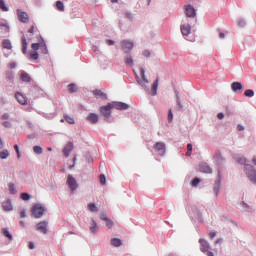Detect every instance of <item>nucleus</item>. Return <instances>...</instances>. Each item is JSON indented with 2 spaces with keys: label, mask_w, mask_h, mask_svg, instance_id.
<instances>
[{
  "label": "nucleus",
  "mask_w": 256,
  "mask_h": 256,
  "mask_svg": "<svg viewBox=\"0 0 256 256\" xmlns=\"http://www.w3.org/2000/svg\"><path fill=\"white\" fill-rule=\"evenodd\" d=\"M245 171L248 179L253 183V185H256V170L251 166L250 164L245 165Z\"/></svg>",
  "instance_id": "obj_1"
},
{
  "label": "nucleus",
  "mask_w": 256,
  "mask_h": 256,
  "mask_svg": "<svg viewBox=\"0 0 256 256\" xmlns=\"http://www.w3.org/2000/svg\"><path fill=\"white\" fill-rule=\"evenodd\" d=\"M45 213V207L41 204H35L32 208V215L35 219H41Z\"/></svg>",
  "instance_id": "obj_2"
},
{
  "label": "nucleus",
  "mask_w": 256,
  "mask_h": 256,
  "mask_svg": "<svg viewBox=\"0 0 256 256\" xmlns=\"http://www.w3.org/2000/svg\"><path fill=\"white\" fill-rule=\"evenodd\" d=\"M66 185H68L71 193H75L77 189H79V184L77 183V179L73 177V175L69 174L67 177Z\"/></svg>",
  "instance_id": "obj_3"
},
{
  "label": "nucleus",
  "mask_w": 256,
  "mask_h": 256,
  "mask_svg": "<svg viewBox=\"0 0 256 256\" xmlns=\"http://www.w3.org/2000/svg\"><path fill=\"white\" fill-rule=\"evenodd\" d=\"M111 109H113L111 103H108L106 106L100 107V112L103 115L105 121H107V123L111 121Z\"/></svg>",
  "instance_id": "obj_4"
},
{
  "label": "nucleus",
  "mask_w": 256,
  "mask_h": 256,
  "mask_svg": "<svg viewBox=\"0 0 256 256\" xmlns=\"http://www.w3.org/2000/svg\"><path fill=\"white\" fill-rule=\"evenodd\" d=\"M154 149H155L156 153H158V155H161V157H163V155H165V153L167 151V146L163 142H157L154 145Z\"/></svg>",
  "instance_id": "obj_5"
},
{
  "label": "nucleus",
  "mask_w": 256,
  "mask_h": 256,
  "mask_svg": "<svg viewBox=\"0 0 256 256\" xmlns=\"http://www.w3.org/2000/svg\"><path fill=\"white\" fill-rule=\"evenodd\" d=\"M140 75H141V81H142V85L141 86L142 89H144V91H149V79H147V76L145 75V68H140Z\"/></svg>",
  "instance_id": "obj_6"
},
{
  "label": "nucleus",
  "mask_w": 256,
  "mask_h": 256,
  "mask_svg": "<svg viewBox=\"0 0 256 256\" xmlns=\"http://www.w3.org/2000/svg\"><path fill=\"white\" fill-rule=\"evenodd\" d=\"M133 47H134L133 42L129 40H123L121 42V49L122 51H124V53H130L131 51H133Z\"/></svg>",
  "instance_id": "obj_7"
},
{
  "label": "nucleus",
  "mask_w": 256,
  "mask_h": 256,
  "mask_svg": "<svg viewBox=\"0 0 256 256\" xmlns=\"http://www.w3.org/2000/svg\"><path fill=\"white\" fill-rule=\"evenodd\" d=\"M213 191L217 197L219 195V191H221V170L218 169V176L217 179L214 182Z\"/></svg>",
  "instance_id": "obj_8"
},
{
  "label": "nucleus",
  "mask_w": 256,
  "mask_h": 256,
  "mask_svg": "<svg viewBox=\"0 0 256 256\" xmlns=\"http://www.w3.org/2000/svg\"><path fill=\"white\" fill-rule=\"evenodd\" d=\"M110 105L112 109H118L119 111H127L129 109V104L123 102H111Z\"/></svg>",
  "instance_id": "obj_9"
},
{
  "label": "nucleus",
  "mask_w": 256,
  "mask_h": 256,
  "mask_svg": "<svg viewBox=\"0 0 256 256\" xmlns=\"http://www.w3.org/2000/svg\"><path fill=\"white\" fill-rule=\"evenodd\" d=\"M199 243H200V251L202 253H207V251H209L211 249V244H209V241L201 238L199 240Z\"/></svg>",
  "instance_id": "obj_10"
},
{
  "label": "nucleus",
  "mask_w": 256,
  "mask_h": 256,
  "mask_svg": "<svg viewBox=\"0 0 256 256\" xmlns=\"http://www.w3.org/2000/svg\"><path fill=\"white\" fill-rule=\"evenodd\" d=\"M185 15L194 18L197 17V10L192 5H186L185 6Z\"/></svg>",
  "instance_id": "obj_11"
},
{
  "label": "nucleus",
  "mask_w": 256,
  "mask_h": 256,
  "mask_svg": "<svg viewBox=\"0 0 256 256\" xmlns=\"http://www.w3.org/2000/svg\"><path fill=\"white\" fill-rule=\"evenodd\" d=\"M18 20L21 21V23H27L29 21V15L26 12H23L21 9L16 10Z\"/></svg>",
  "instance_id": "obj_12"
},
{
  "label": "nucleus",
  "mask_w": 256,
  "mask_h": 256,
  "mask_svg": "<svg viewBox=\"0 0 256 256\" xmlns=\"http://www.w3.org/2000/svg\"><path fill=\"white\" fill-rule=\"evenodd\" d=\"M49 223L47 221H42L36 225L37 231H40V233H43L44 235H47V226Z\"/></svg>",
  "instance_id": "obj_13"
},
{
  "label": "nucleus",
  "mask_w": 256,
  "mask_h": 256,
  "mask_svg": "<svg viewBox=\"0 0 256 256\" xmlns=\"http://www.w3.org/2000/svg\"><path fill=\"white\" fill-rule=\"evenodd\" d=\"M180 31H181L183 37H188L189 35H191V25H189V24L181 25Z\"/></svg>",
  "instance_id": "obj_14"
},
{
  "label": "nucleus",
  "mask_w": 256,
  "mask_h": 256,
  "mask_svg": "<svg viewBox=\"0 0 256 256\" xmlns=\"http://www.w3.org/2000/svg\"><path fill=\"white\" fill-rule=\"evenodd\" d=\"M231 89L234 93H242L243 92V83L241 82H233L231 84Z\"/></svg>",
  "instance_id": "obj_15"
},
{
  "label": "nucleus",
  "mask_w": 256,
  "mask_h": 256,
  "mask_svg": "<svg viewBox=\"0 0 256 256\" xmlns=\"http://www.w3.org/2000/svg\"><path fill=\"white\" fill-rule=\"evenodd\" d=\"M86 119L87 121H89V123H92V125H97V123H99V115H97L96 113L88 114Z\"/></svg>",
  "instance_id": "obj_16"
},
{
  "label": "nucleus",
  "mask_w": 256,
  "mask_h": 256,
  "mask_svg": "<svg viewBox=\"0 0 256 256\" xmlns=\"http://www.w3.org/2000/svg\"><path fill=\"white\" fill-rule=\"evenodd\" d=\"M199 169H200L201 173H207V174L213 173V169L210 168L209 164H207L205 162H202L199 165Z\"/></svg>",
  "instance_id": "obj_17"
},
{
  "label": "nucleus",
  "mask_w": 256,
  "mask_h": 256,
  "mask_svg": "<svg viewBox=\"0 0 256 256\" xmlns=\"http://www.w3.org/2000/svg\"><path fill=\"white\" fill-rule=\"evenodd\" d=\"M15 97L18 103H20V105H27V96H25L21 92H17L15 94Z\"/></svg>",
  "instance_id": "obj_18"
},
{
  "label": "nucleus",
  "mask_w": 256,
  "mask_h": 256,
  "mask_svg": "<svg viewBox=\"0 0 256 256\" xmlns=\"http://www.w3.org/2000/svg\"><path fill=\"white\" fill-rule=\"evenodd\" d=\"M74 145H73V142H68L66 144V146L63 148V153L65 155V157H69V155L71 154V151H73L74 149Z\"/></svg>",
  "instance_id": "obj_19"
},
{
  "label": "nucleus",
  "mask_w": 256,
  "mask_h": 256,
  "mask_svg": "<svg viewBox=\"0 0 256 256\" xmlns=\"http://www.w3.org/2000/svg\"><path fill=\"white\" fill-rule=\"evenodd\" d=\"M2 208L4 209V211H13V203L11 201V199H6L3 203H2Z\"/></svg>",
  "instance_id": "obj_20"
},
{
  "label": "nucleus",
  "mask_w": 256,
  "mask_h": 256,
  "mask_svg": "<svg viewBox=\"0 0 256 256\" xmlns=\"http://www.w3.org/2000/svg\"><path fill=\"white\" fill-rule=\"evenodd\" d=\"M97 231H99V225H97V221L92 218L90 223V233H92V235H96Z\"/></svg>",
  "instance_id": "obj_21"
},
{
  "label": "nucleus",
  "mask_w": 256,
  "mask_h": 256,
  "mask_svg": "<svg viewBox=\"0 0 256 256\" xmlns=\"http://www.w3.org/2000/svg\"><path fill=\"white\" fill-rule=\"evenodd\" d=\"M159 88V78H156V80L152 84L151 88V95L155 97L157 95V89Z\"/></svg>",
  "instance_id": "obj_22"
},
{
  "label": "nucleus",
  "mask_w": 256,
  "mask_h": 256,
  "mask_svg": "<svg viewBox=\"0 0 256 256\" xmlns=\"http://www.w3.org/2000/svg\"><path fill=\"white\" fill-rule=\"evenodd\" d=\"M214 159H215L218 167H220V165H223V161H225V159L223 158V155H221V152H217L214 155Z\"/></svg>",
  "instance_id": "obj_23"
},
{
  "label": "nucleus",
  "mask_w": 256,
  "mask_h": 256,
  "mask_svg": "<svg viewBox=\"0 0 256 256\" xmlns=\"http://www.w3.org/2000/svg\"><path fill=\"white\" fill-rule=\"evenodd\" d=\"M1 233L4 237L9 239V241H13V235L9 232V228H1Z\"/></svg>",
  "instance_id": "obj_24"
},
{
  "label": "nucleus",
  "mask_w": 256,
  "mask_h": 256,
  "mask_svg": "<svg viewBox=\"0 0 256 256\" xmlns=\"http://www.w3.org/2000/svg\"><path fill=\"white\" fill-rule=\"evenodd\" d=\"M93 93L97 99H107V94L101 90H94Z\"/></svg>",
  "instance_id": "obj_25"
},
{
  "label": "nucleus",
  "mask_w": 256,
  "mask_h": 256,
  "mask_svg": "<svg viewBox=\"0 0 256 256\" xmlns=\"http://www.w3.org/2000/svg\"><path fill=\"white\" fill-rule=\"evenodd\" d=\"M21 41H22V53L24 55H27V47H28V43H27V38H25V36H22L21 38Z\"/></svg>",
  "instance_id": "obj_26"
},
{
  "label": "nucleus",
  "mask_w": 256,
  "mask_h": 256,
  "mask_svg": "<svg viewBox=\"0 0 256 256\" xmlns=\"http://www.w3.org/2000/svg\"><path fill=\"white\" fill-rule=\"evenodd\" d=\"M8 189L11 195H17V187L13 182L8 183Z\"/></svg>",
  "instance_id": "obj_27"
},
{
  "label": "nucleus",
  "mask_w": 256,
  "mask_h": 256,
  "mask_svg": "<svg viewBox=\"0 0 256 256\" xmlns=\"http://www.w3.org/2000/svg\"><path fill=\"white\" fill-rule=\"evenodd\" d=\"M111 245H113V247H121L123 245V241L119 238H112Z\"/></svg>",
  "instance_id": "obj_28"
},
{
  "label": "nucleus",
  "mask_w": 256,
  "mask_h": 256,
  "mask_svg": "<svg viewBox=\"0 0 256 256\" xmlns=\"http://www.w3.org/2000/svg\"><path fill=\"white\" fill-rule=\"evenodd\" d=\"M87 207H88V210H89L91 213H97V212H99V208L97 207V204H96V203H89Z\"/></svg>",
  "instance_id": "obj_29"
},
{
  "label": "nucleus",
  "mask_w": 256,
  "mask_h": 256,
  "mask_svg": "<svg viewBox=\"0 0 256 256\" xmlns=\"http://www.w3.org/2000/svg\"><path fill=\"white\" fill-rule=\"evenodd\" d=\"M2 47H3L4 49H13V45L11 44V40H9V39H4V40L2 41Z\"/></svg>",
  "instance_id": "obj_30"
},
{
  "label": "nucleus",
  "mask_w": 256,
  "mask_h": 256,
  "mask_svg": "<svg viewBox=\"0 0 256 256\" xmlns=\"http://www.w3.org/2000/svg\"><path fill=\"white\" fill-rule=\"evenodd\" d=\"M124 63H125L126 65H129L130 67H133V65H134L133 57H131V55H127V56L124 58Z\"/></svg>",
  "instance_id": "obj_31"
},
{
  "label": "nucleus",
  "mask_w": 256,
  "mask_h": 256,
  "mask_svg": "<svg viewBox=\"0 0 256 256\" xmlns=\"http://www.w3.org/2000/svg\"><path fill=\"white\" fill-rule=\"evenodd\" d=\"M21 79H22V81H24L25 83L31 82V76H29V74H28L27 72H22V73H21Z\"/></svg>",
  "instance_id": "obj_32"
},
{
  "label": "nucleus",
  "mask_w": 256,
  "mask_h": 256,
  "mask_svg": "<svg viewBox=\"0 0 256 256\" xmlns=\"http://www.w3.org/2000/svg\"><path fill=\"white\" fill-rule=\"evenodd\" d=\"M64 120L69 123L70 125H75V118L73 116L64 115Z\"/></svg>",
  "instance_id": "obj_33"
},
{
  "label": "nucleus",
  "mask_w": 256,
  "mask_h": 256,
  "mask_svg": "<svg viewBox=\"0 0 256 256\" xmlns=\"http://www.w3.org/2000/svg\"><path fill=\"white\" fill-rule=\"evenodd\" d=\"M0 27L2 28V33L7 34L10 31L9 25L3 22L0 23Z\"/></svg>",
  "instance_id": "obj_34"
},
{
  "label": "nucleus",
  "mask_w": 256,
  "mask_h": 256,
  "mask_svg": "<svg viewBox=\"0 0 256 256\" xmlns=\"http://www.w3.org/2000/svg\"><path fill=\"white\" fill-rule=\"evenodd\" d=\"M40 49L44 55H47L49 53V50H47V44H45V41L42 39Z\"/></svg>",
  "instance_id": "obj_35"
},
{
  "label": "nucleus",
  "mask_w": 256,
  "mask_h": 256,
  "mask_svg": "<svg viewBox=\"0 0 256 256\" xmlns=\"http://www.w3.org/2000/svg\"><path fill=\"white\" fill-rule=\"evenodd\" d=\"M175 110L176 111H183V103H181V98L180 99H176Z\"/></svg>",
  "instance_id": "obj_36"
},
{
  "label": "nucleus",
  "mask_w": 256,
  "mask_h": 256,
  "mask_svg": "<svg viewBox=\"0 0 256 256\" xmlns=\"http://www.w3.org/2000/svg\"><path fill=\"white\" fill-rule=\"evenodd\" d=\"M15 76L13 75V71H7L6 72V79L10 82L13 83V79Z\"/></svg>",
  "instance_id": "obj_37"
},
{
  "label": "nucleus",
  "mask_w": 256,
  "mask_h": 256,
  "mask_svg": "<svg viewBox=\"0 0 256 256\" xmlns=\"http://www.w3.org/2000/svg\"><path fill=\"white\" fill-rule=\"evenodd\" d=\"M33 151L36 155H42L43 154V148L41 146H34Z\"/></svg>",
  "instance_id": "obj_38"
},
{
  "label": "nucleus",
  "mask_w": 256,
  "mask_h": 256,
  "mask_svg": "<svg viewBox=\"0 0 256 256\" xmlns=\"http://www.w3.org/2000/svg\"><path fill=\"white\" fill-rule=\"evenodd\" d=\"M242 207H244L248 213H253V211H255L253 207L249 206L246 202H242Z\"/></svg>",
  "instance_id": "obj_39"
},
{
  "label": "nucleus",
  "mask_w": 256,
  "mask_h": 256,
  "mask_svg": "<svg viewBox=\"0 0 256 256\" xmlns=\"http://www.w3.org/2000/svg\"><path fill=\"white\" fill-rule=\"evenodd\" d=\"M237 163H239L240 165H245V163H247V159L244 156H238L236 158Z\"/></svg>",
  "instance_id": "obj_40"
},
{
  "label": "nucleus",
  "mask_w": 256,
  "mask_h": 256,
  "mask_svg": "<svg viewBox=\"0 0 256 256\" xmlns=\"http://www.w3.org/2000/svg\"><path fill=\"white\" fill-rule=\"evenodd\" d=\"M9 150H3L0 152V159H7L9 157Z\"/></svg>",
  "instance_id": "obj_41"
},
{
  "label": "nucleus",
  "mask_w": 256,
  "mask_h": 256,
  "mask_svg": "<svg viewBox=\"0 0 256 256\" xmlns=\"http://www.w3.org/2000/svg\"><path fill=\"white\" fill-rule=\"evenodd\" d=\"M20 197L23 201H29L31 199V194L24 192L20 195Z\"/></svg>",
  "instance_id": "obj_42"
},
{
  "label": "nucleus",
  "mask_w": 256,
  "mask_h": 256,
  "mask_svg": "<svg viewBox=\"0 0 256 256\" xmlns=\"http://www.w3.org/2000/svg\"><path fill=\"white\" fill-rule=\"evenodd\" d=\"M56 7H57L58 11H65V5L61 1L56 2Z\"/></svg>",
  "instance_id": "obj_43"
},
{
  "label": "nucleus",
  "mask_w": 256,
  "mask_h": 256,
  "mask_svg": "<svg viewBox=\"0 0 256 256\" xmlns=\"http://www.w3.org/2000/svg\"><path fill=\"white\" fill-rule=\"evenodd\" d=\"M245 97H255V91L248 89L244 92Z\"/></svg>",
  "instance_id": "obj_44"
},
{
  "label": "nucleus",
  "mask_w": 256,
  "mask_h": 256,
  "mask_svg": "<svg viewBox=\"0 0 256 256\" xmlns=\"http://www.w3.org/2000/svg\"><path fill=\"white\" fill-rule=\"evenodd\" d=\"M0 9L7 12L9 8L5 5V0H0Z\"/></svg>",
  "instance_id": "obj_45"
},
{
  "label": "nucleus",
  "mask_w": 256,
  "mask_h": 256,
  "mask_svg": "<svg viewBox=\"0 0 256 256\" xmlns=\"http://www.w3.org/2000/svg\"><path fill=\"white\" fill-rule=\"evenodd\" d=\"M68 87H69V92L70 93H77V85L70 84V85H68Z\"/></svg>",
  "instance_id": "obj_46"
},
{
  "label": "nucleus",
  "mask_w": 256,
  "mask_h": 256,
  "mask_svg": "<svg viewBox=\"0 0 256 256\" xmlns=\"http://www.w3.org/2000/svg\"><path fill=\"white\" fill-rule=\"evenodd\" d=\"M33 51H39V49H41V42L40 43H33L31 45Z\"/></svg>",
  "instance_id": "obj_47"
},
{
  "label": "nucleus",
  "mask_w": 256,
  "mask_h": 256,
  "mask_svg": "<svg viewBox=\"0 0 256 256\" xmlns=\"http://www.w3.org/2000/svg\"><path fill=\"white\" fill-rule=\"evenodd\" d=\"M135 79L138 83V85H140V87H145V85L143 84V82L141 81V78L139 77L138 73H135Z\"/></svg>",
  "instance_id": "obj_48"
},
{
  "label": "nucleus",
  "mask_w": 256,
  "mask_h": 256,
  "mask_svg": "<svg viewBox=\"0 0 256 256\" xmlns=\"http://www.w3.org/2000/svg\"><path fill=\"white\" fill-rule=\"evenodd\" d=\"M168 122L173 123V110L169 109L168 111Z\"/></svg>",
  "instance_id": "obj_49"
},
{
  "label": "nucleus",
  "mask_w": 256,
  "mask_h": 256,
  "mask_svg": "<svg viewBox=\"0 0 256 256\" xmlns=\"http://www.w3.org/2000/svg\"><path fill=\"white\" fill-rule=\"evenodd\" d=\"M199 183H201V179L200 178H194L191 185H192V187H197V185H199Z\"/></svg>",
  "instance_id": "obj_50"
},
{
  "label": "nucleus",
  "mask_w": 256,
  "mask_h": 256,
  "mask_svg": "<svg viewBox=\"0 0 256 256\" xmlns=\"http://www.w3.org/2000/svg\"><path fill=\"white\" fill-rule=\"evenodd\" d=\"M30 58L34 59L35 61H37V59H39V53H37V52H30Z\"/></svg>",
  "instance_id": "obj_51"
},
{
  "label": "nucleus",
  "mask_w": 256,
  "mask_h": 256,
  "mask_svg": "<svg viewBox=\"0 0 256 256\" xmlns=\"http://www.w3.org/2000/svg\"><path fill=\"white\" fill-rule=\"evenodd\" d=\"M105 223H106V227H108V229H111L113 227V222L111 219H107V220H104Z\"/></svg>",
  "instance_id": "obj_52"
},
{
  "label": "nucleus",
  "mask_w": 256,
  "mask_h": 256,
  "mask_svg": "<svg viewBox=\"0 0 256 256\" xmlns=\"http://www.w3.org/2000/svg\"><path fill=\"white\" fill-rule=\"evenodd\" d=\"M100 183L101 185H105L107 183V179L105 178L104 174L100 175Z\"/></svg>",
  "instance_id": "obj_53"
},
{
  "label": "nucleus",
  "mask_w": 256,
  "mask_h": 256,
  "mask_svg": "<svg viewBox=\"0 0 256 256\" xmlns=\"http://www.w3.org/2000/svg\"><path fill=\"white\" fill-rule=\"evenodd\" d=\"M100 219H101V221H107L109 218L107 217V213H105V212H102L101 214H100Z\"/></svg>",
  "instance_id": "obj_54"
},
{
  "label": "nucleus",
  "mask_w": 256,
  "mask_h": 256,
  "mask_svg": "<svg viewBox=\"0 0 256 256\" xmlns=\"http://www.w3.org/2000/svg\"><path fill=\"white\" fill-rule=\"evenodd\" d=\"M142 55H143L144 57H146L147 59H149V57H151V51H149V50H144V51L142 52Z\"/></svg>",
  "instance_id": "obj_55"
},
{
  "label": "nucleus",
  "mask_w": 256,
  "mask_h": 256,
  "mask_svg": "<svg viewBox=\"0 0 256 256\" xmlns=\"http://www.w3.org/2000/svg\"><path fill=\"white\" fill-rule=\"evenodd\" d=\"M238 25H239V27H245L247 25V22H245L244 19H239L238 20Z\"/></svg>",
  "instance_id": "obj_56"
},
{
  "label": "nucleus",
  "mask_w": 256,
  "mask_h": 256,
  "mask_svg": "<svg viewBox=\"0 0 256 256\" xmlns=\"http://www.w3.org/2000/svg\"><path fill=\"white\" fill-rule=\"evenodd\" d=\"M125 17L126 19H129V21H133V14H131L130 12H126Z\"/></svg>",
  "instance_id": "obj_57"
},
{
  "label": "nucleus",
  "mask_w": 256,
  "mask_h": 256,
  "mask_svg": "<svg viewBox=\"0 0 256 256\" xmlns=\"http://www.w3.org/2000/svg\"><path fill=\"white\" fill-rule=\"evenodd\" d=\"M2 125H3L4 127H6L7 129L11 128V122H9V121H4V122L2 123Z\"/></svg>",
  "instance_id": "obj_58"
},
{
  "label": "nucleus",
  "mask_w": 256,
  "mask_h": 256,
  "mask_svg": "<svg viewBox=\"0 0 256 256\" xmlns=\"http://www.w3.org/2000/svg\"><path fill=\"white\" fill-rule=\"evenodd\" d=\"M209 237L210 239H215V237H217V232H210Z\"/></svg>",
  "instance_id": "obj_59"
},
{
  "label": "nucleus",
  "mask_w": 256,
  "mask_h": 256,
  "mask_svg": "<svg viewBox=\"0 0 256 256\" xmlns=\"http://www.w3.org/2000/svg\"><path fill=\"white\" fill-rule=\"evenodd\" d=\"M237 130L238 131H245V127L243 125H241V124H238L237 125Z\"/></svg>",
  "instance_id": "obj_60"
},
{
  "label": "nucleus",
  "mask_w": 256,
  "mask_h": 256,
  "mask_svg": "<svg viewBox=\"0 0 256 256\" xmlns=\"http://www.w3.org/2000/svg\"><path fill=\"white\" fill-rule=\"evenodd\" d=\"M20 217L23 219V218H25V217H27V212H25V210H22L21 212H20Z\"/></svg>",
  "instance_id": "obj_61"
},
{
  "label": "nucleus",
  "mask_w": 256,
  "mask_h": 256,
  "mask_svg": "<svg viewBox=\"0 0 256 256\" xmlns=\"http://www.w3.org/2000/svg\"><path fill=\"white\" fill-rule=\"evenodd\" d=\"M106 43H107V45H115V41H113V40H111V39H107L106 40Z\"/></svg>",
  "instance_id": "obj_62"
},
{
  "label": "nucleus",
  "mask_w": 256,
  "mask_h": 256,
  "mask_svg": "<svg viewBox=\"0 0 256 256\" xmlns=\"http://www.w3.org/2000/svg\"><path fill=\"white\" fill-rule=\"evenodd\" d=\"M217 118L218 119H225V114H223L222 112L217 114Z\"/></svg>",
  "instance_id": "obj_63"
},
{
  "label": "nucleus",
  "mask_w": 256,
  "mask_h": 256,
  "mask_svg": "<svg viewBox=\"0 0 256 256\" xmlns=\"http://www.w3.org/2000/svg\"><path fill=\"white\" fill-rule=\"evenodd\" d=\"M9 67H10V69H15V67H17V63L12 62L9 64Z\"/></svg>",
  "instance_id": "obj_64"
}]
</instances>
